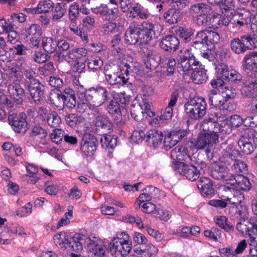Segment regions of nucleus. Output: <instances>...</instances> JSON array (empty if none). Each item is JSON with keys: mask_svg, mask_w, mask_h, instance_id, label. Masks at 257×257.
<instances>
[{"mask_svg": "<svg viewBox=\"0 0 257 257\" xmlns=\"http://www.w3.org/2000/svg\"><path fill=\"white\" fill-rule=\"evenodd\" d=\"M125 41L129 45L147 44L155 38L154 25L144 21L141 24L133 23L125 32Z\"/></svg>", "mask_w": 257, "mask_h": 257, "instance_id": "nucleus-1", "label": "nucleus"}, {"mask_svg": "<svg viewBox=\"0 0 257 257\" xmlns=\"http://www.w3.org/2000/svg\"><path fill=\"white\" fill-rule=\"evenodd\" d=\"M206 105L204 99L198 98L188 101L184 104V108L188 118L192 120H198L205 115Z\"/></svg>", "mask_w": 257, "mask_h": 257, "instance_id": "nucleus-2", "label": "nucleus"}, {"mask_svg": "<svg viewBox=\"0 0 257 257\" xmlns=\"http://www.w3.org/2000/svg\"><path fill=\"white\" fill-rule=\"evenodd\" d=\"M230 46L231 50L235 54H243L248 50L257 47V37L244 35L240 38H235L231 40Z\"/></svg>", "mask_w": 257, "mask_h": 257, "instance_id": "nucleus-3", "label": "nucleus"}, {"mask_svg": "<svg viewBox=\"0 0 257 257\" xmlns=\"http://www.w3.org/2000/svg\"><path fill=\"white\" fill-rule=\"evenodd\" d=\"M25 113L19 112L16 109L10 110L8 113V121L13 130L17 133L24 134L28 129Z\"/></svg>", "mask_w": 257, "mask_h": 257, "instance_id": "nucleus-4", "label": "nucleus"}, {"mask_svg": "<svg viewBox=\"0 0 257 257\" xmlns=\"http://www.w3.org/2000/svg\"><path fill=\"white\" fill-rule=\"evenodd\" d=\"M105 79L110 85H115L117 84L132 85L129 82L128 78H125L122 75L121 69L117 65L107 66L104 70Z\"/></svg>", "mask_w": 257, "mask_h": 257, "instance_id": "nucleus-5", "label": "nucleus"}, {"mask_svg": "<svg viewBox=\"0 0 257 257\" xmlns=\"http://www.w3.org/2000/svg\"><path fill=\"white\" fill-rule=\"evenodd\" d=\"M89 104L94 107H99L109 99V92L106 88L98 86L89 88Z\"/></svg>", "mask_w": 257, "mask_h": 257, "instance_id": "nucleus-6", "label": "nucleus"}, {"mask_svg": "<svg viewBox=\"0 0 257 257\" xmlns=\"http://www.w3.org/2000/svg\"><path fill=\"white\" fill-rule=\"evenodd\" d=\"M221 147L223 149L222 156L219 158L220 162L225 166H231L239 155V151L236 149L234 144H221Z\"/></svg>", "mask_w": 257, "mask_h": 257, "instance_id": "nucleus-7", "label": "nucleus"}, {"mask_svg": "<svg viewBox=\"0 0 257 257\" xmlns=\"http://www.w3.org/2000/svg\"><path fill=\"white\" fill-rule=\"evenodd\" d=\"M173 167L176 173L186 177L190 181H195L199 177L200 171L194 165H187L183 162H178L174 164Z\"/></svg>", "mask_w": 257, "mask_h": 257, "instance_id": "nucleus-8", "label": "nucleus"}, {"mask_svg": "<svg viewBox=\"0 0 257 257\" xmlns=\"http://www.w3.org/2000/svg\"><path fill=\"white\" fill-rule=\"evenodd\" d=\"M218 141V136H210L208 134H200L197 139L190 141V147L192 149L201 150L209 149Z\"/></svg>", "mask_w": 257, "mask_h": 257, "instance_id": "nucleus-9", "label": "nucleus"}, {"mask_svg": "<svg viewBox=\"0 0 257 257\" xmlns=\"http://www.w3.org/2000/svg\"><path fill=\"white\" fill-rule=\"evenodd\" d=\"M92 12L104 21L108 22L114 21L118 17V11L117 8H110L105 4H101L91 8Z\"/></svg>", "mask_w": 257, "mask_h": 257, "instance_id": "nucleus-10", "label": "nucleus"}, {"mask_svg": "<svg viewBox=\"0 0 257 257\" xmlns=\"http://www.w3.org/2000/svg\"><path fill=\"white\" fill-rule=\"evenodd\" d=\"M97 139L92 134L85 133L83 135L80 144V151L85 156L93 155L96 150Z\"/></svg>", "mask_w": 257, "mask_h": 257, "instance_id": "nucleus-11", "label": "nucleus"}, {"mask_svg": "<svg viewBox=\"0 0 257 257\" xmlns=\"http://www.w3.org/2000/svg\"><path fill=\"white\" fill-rule=\"evenodd\" d=\"M177 67L183 71V75L189 74L193 70L197 69L199 62L193 56L187 57L184 55H179L177 58Z\"/></svg>", "mask_w": 257, "mask_h": 257, "instance_id": "nucleus-12", "label": "nucleus"}, {"mask_svg": "<svg viewBox=\"0 0 257 257\" xmlns=\"http://www.w3.org/2000/svg\"><path fill=\"white\" fill-rule=\"evenodd\" d=\"M8 91L17 104H22L26 97L24 89L21 86L20 80H16L8 86Z\"/></svg>", "mask_w": 257, "mask_h": 257, "instance_id": "nucleus-13", "label": "nucleus"}, {"mask_svg": "<svg viewBox=\"0 0 257 257\" xmlns=\"http://www.w3.org/2000/svg\"><path fill=\"white\" fill-rule=\"evenodd\" d=\"M25 36L29 39V44L32 47H38L42 35V30L38 24H32L25 30Z\"/></svg>", "mask_w": 257, "mask_h": 257, "instance_id": "nucleus-14", "label": "nucleus"}, {"mask_svg": "<svg viewBox=\"0 0 257 257\" xmlns=\"http://www.w3.org/2000/svg\"><path fill=\"white\" fill-rule=\"evenodd\" d=\"M238 145L240 151L244 155H250L253 152L256 148V144L254 140L251 138L245 130L238 141Z\"/></svg>", "mask_w": 257, "mask_h": 257, "instance_id": "nucleus-15", "label": "nucleus"}, {"mask_svg": "<svg viewBox=\"0 0 257 257\" xmlns=\"http://www.w3.org/2000/svg\"><path fill=\"white\" fill-rule=\"evenodd\" d=\"M202 38L203 39L206 46L207 48L210 51H212L215 49V47L220 41L219 34L213 31L209 30L208 29H204L199 31Z\"/></svg>", "mask_w": 257, "mask_h": 257, "instance_id": "nucleus-16", "label": "nucleus"}, {"mask_svg": "<svg viewBox=\"0 0 257 257\" xmlns=\"http://www.w3.org/2000/svg\"><path fill=\"white\" fill-rule=\"evenodd\" d=\"M223 190L225 195V200L233 206L240 204L242 200L244 199V195L234 188L224 186Z\"/></svg>", "mask_w": 257, "mask_h": 257, "instance_id": "nucleus-17", "label": "nucleus"}, {"mask_svg": "<svg viewBox=\"0 0 257 257\" xmlns=\"http://www.w3.org/2000/svg\"><path fill=\"white\" fill-rule=\"evenodd\" d=\"M180 41L174 35H170L163 38L160 44V47L168 52H175L179 47Z\"/></svg>", "mask_w": 257, "mask_h": 257, "instance_id": "nucleus-18", "label": "nucleus"}, {"mask_svg": "<svg viewBox=\"0 0 257 257\" xmlns=\"http://www.w3.org/2000/svg\"><path fill=\"white\" fill-rule=\"evenodd\" d=\"M132 241L121 242V241H115V242L110 243V250L112 253L120 254L122 256H126L131 251Z\"/></svg>", "mask_w": 257, "mask_h": 257, "instance_id": "nucleus-19", "label": "nucleus"}, {"mask_svg": "<svg viewBox=\"0 0 257 257\" xmlns=\"http://www.w3.org/2000/svg\"><path fill=\"white\" fill-rule=\"evenodd\" d=\"M242 67L244 71L257 73V52L246 54L242 60Z\"/></svg>", "mask_w": 257, "mask_h": 257, "instance_id": "nucleus-20", "label": "nucleus"}, {"mask_svg": "<svg viewBox=\"0 0 257 257\" xmlns=\"http://www.w3.org/2000/svg\"><path fill=\"white\" fill-rule=\"evenodd\" d=\"M251 13L245 9H237L232 16L234 23L242 26L250 23L251 19Z\"/></svg>", "mask_w": 257, "mask_h": 257, "instance_id": "nucleus-21", "label": "nucleus"}, {"mask_svg": "<svg viewBox=\"0 0 257 257\" xmlns=\"http://www.w3.org/2000/svg\"><path fill=\"white\" fill-rule=\"evenodd\" d=\"M197 186L200 192L204 197L212 196L215 194L213 187V182L207 177L201 178L197 181Z\"/></svg>", "mask_w": 257, "mask_h": 257, "instance_id": "nucleus-22", "label": "nucleus"}, {"mask_svg": "<svg viewBox=\"0 0 257 257\" xmlns=\"http://www.w3.org/2000/svg\"><path fill=\"white\" fill-rule=\"evenodd\" d=\"M85 241L87 244L88 257H104L105 249L101 245L96 243L89 237L86 238Z\"/></svg>", "mask_w": 257, "mask_h": 257, "instance_id": "nucleus-23", "label": "nucleus"}, {"mask_svg": "<svg viewBox=\"0 0 257 257\" xmlns=\"http://www.w3.org/2000/svg\"><path fill=\"white\" fill-rule=\"evenodd\" d=\"M200 127L205 134L210 136H218L219 124L210 117L205 118L200 123Z\"/></svg>", "mask_w": 257, "mask_h": 257, "instance_id": "nucleus-24", "label": "nucleus"}, {"mask_svg": "<svg viewBox=\"0 0 257 257\" xmlns=\"http://www.w3.org/2000/svg\"><path fill=\"white\" fill-rule=\"evenodd\" d=\"M179 95V92L178 90H176L172 93L168 105L164 110L162 114L159 116V119L169 120L172 118L173 115L172 107L176 105Z\"/></svg>", "mask_w": 257, "mask_h": 257, "instance_id": "nucleus-25", "label": "nucleus"}, {"mask_svg": "<svg viewBox=\"0 0 257 257\" xmlns=\"http://www.w3.org/2000/svg\"><path fill=\"white\" fill-rule=\"evenodd\" d=\"M63 104L64 108L74 109L77 105L76 97L73 89L69 87L63 90Z\"/></svg>", "mask_w": 257, "mask_h": 257, "instance_id": "nucleus-26", "label": "nucleus"}, {"mask_svg": "<svg viewBox=\"0 0 257 257\" xmlns=\"http://www.w3.org/2000/svg\"><path fill=\"white\" fill-rule=\"evenodd\" d=\"M95 125L97 129L102 130L106 134L110 133L113 129V124L109 118L105 115L97 116L94 120Z\"/></svg>", "mask_w": 257, "mask_h": 257, "instance_id": "nucleus-27", "label": "nucleus"}, {"mask_svg": "<svg viewBox=\"0 0 257 257\" xmlns=\"http://www.w3.org/2000/svg\"><path fill=\"white\" fill-rule=\"evenodd\" d=\"M171 157L174 160H177L179 161L188 162L192 160L188 149L183 146H178L174 148L171 152Z\"/></svg>", "mask_w": 257, "mask_h": 257, "instance_id": "nucleus-28", "label": "nucleus"}, {"mask_svg": "<svg viewBox=\"0 0 257 257\" xmlns=\"http://www.w3.org/2000/svg\"><path fill=\"white\" fill-rule=\"evenodd\" d=\"M106 110L111 115L114 116V119L116 123L121 121V112L120 104L115 100H111L106 107Z\"/></svg>", "mask_w": 257, "mask_h": 257, "instance_id": "nucleus-29", "label": "nucleus"}, {"mask_svg": "<svg viewBox=\"0 0 257 257\" xmlns=\"http://www.w3.org/2000/svg\"><path fill=\"white\" fill-rule=\"evenodd\" d=\"M147 141L156 148L160 145L164 138L163 134L161 131L154 129L148 131Z\"/></svg>", "mask_w": 257, "mask_h": 257, "instance_id": "nucleus-30", "label": "nucleus"}, {"mask_svg": "<svg viewBox=\"0 0 257 257\" xmlns=\"http://www.w3.org/2000/svg\"><path fill=\"white\" fill-rule=\"evenodd\" d=\"M209 103L210 105L216 107H223V109L225 108L223 106L224 105V99L223 96H222L220 94L217 93V90L213 89L209 92L208 94Z\"/></svg>", "mask_w": 257, "mask_h": 257, "instance_id": "nucleus-31", "label": "nucleus"}, {"mask_svg": "<svg viewBox=\"0 0 257 257\" xmlns=\"http://www.w3.org/2000/svg\"><path fill=\"white\" fill-rule=\"evenodd\" d=\"M163 17L169 24H175L181 20V15L179 10L171 8L164 13Z\"/></svg>", "mask_w": 257, "mask_h": 257, "instance_id": "nucleus-32", "label": "nucleus"}, {"mask_svg": "<svg viewBox=\"0 0 257 257\" xmlns=\"http://www.w3.org/2000/svg\"><path fill=\"white\" fill-rule=\"evenodd\" d=\"M161 60V56L159 53H151L148 54L147 60L145 62V64L147 69L151 70L156 69Z\"/></svg>", "mask_w": 257, "mask_h": 257, "instance_id": "nucleus-33", "label": "nucleus"}, {"mask_svg": "<svg viewBox=\"0 0 257 257\" xmlns=\"http://www.w3.org/2000/svg\"><path fill=\"white\" fill-rule=\"evenodd\" d=\"M88 53L87 50L83 47H79L69 50L67 53L68 58L72 61H79L85 57Z\"/></svg>", "mask_w": 257, "mask_h": 257, "instance_id": "nucleus-34", "label": "nucleus"}, {"mask_svg": "<svg viewBox=\"0 0 257 257\" xmlns=\"http://www.w3.org/2000/svg\"><path fill=\"white\" fill-rule=\"evenodd\" d=\"M67 8V5L64 3H58L54 5L52 10V20L56 22L61 19L65 14Z\"/></svg>", "mask_w": 257, "mask_h": 257, "instance_id": "nucleus-35", "label": "nucleus"}, {"mask_svg": "<svg viewBox=\"0 0 257 257\" xmlns=\"http://www.w3.org/2000/svg\"><path fill=\"white\" fill-rule=\"evenodd\" d=\"M57 43V41L52 37H44L42 38V47L44 50L49 54H52L56 51Z\"/></svg>", "mask_w": 257, "mask_h": 257, "instance_id": "nucleus-36", "label": "nucleus"}, {"mask_svg": "<svg viewBox=\"0 0 257 257\" xmlns=\"http://www.w3.org/2000/svg\"><path fill=\"white\" fill-rule=\"evenodd\" d=\"M208 3L212 6H218L222 13L226 12L230 9H232L233 7V0H207Z\"/></svg>", "mask_w": 257, "mask_h": 257, "instance_id": "nucleus-37", "label": "nucleus"}, {"mask_svg": "<svg viewBox=\"0 0 257 257\" xmlns=\"http://www.w3.org/2000/svg\"><path fill=\"white\" fill-rule=\"evenodd\" d=\"M235 179V183L236 184V187L239 189V190L248 191L250 190L251 188V184L248 178L243 175H238L235 178H233Z\"/></svg>", "mask_w": 257, "mask_h": 257, "instance_id": "nucleus-38", "label": "nucleus"}, {"mask_svg": "<svg viewBox=\"0 0 257 257\" xmlns=\"http://www.w3.org/2000/svg\"><path fill=\"white\" fill-rule=\"evenodd\" d=\"M228 169L227 166L221 164H217L210 172L211 176L215 179L220 180L225 178V175L227 173Z\"/></svg>", "mask_w": 257, "mask_h": 257, "instance_id": "nucleus-39", "label": "nucleus"}, {"mask_svg": "<svg viewBox=\"0 0 257 257\" xmlns=\"http://www.w3.org/2000/svg\"><path fill=\"white\" fill-rule=\"evenodd\" d=\"M84 236L80 234H76L73 238H70L66 243L74 251H78L82 249L83 240Z\"/></svg>", "mask_w": 257, "mask_h": 257, "instance_id": "nucleus-40", "label": "nucleus"}, {"mask_svg": "<svg viewBox=\"0 0 257 257\" xmlns=\"http://www.w3.org/2000/svg\"><path fill=\"white\" fill-rule=\"evenodd\" d=\"M63 91L60 90L53 89L50 94V101L54 106L58 107L61 106L63 100Z\"/></svg>", "mask_w": 257, "mask_h": 257, "instance_id": "nucleus-41", "label": "nucleus"}, {"mask_svg": "<svg viewBox=\"0 0 257 257\" xmlns=\"http://www.w3.org/2000/svg\"><path fill=\"white\" fill-rule=\"evenodd\" d=\"M198 156L197 163L200 166V168L203 169L206 167L207 164L212 158V153H211L209 149H207L199 153Z\"/></svg>", "mask_w": 257, "mask_h": 257, "instance_id": "nucleus-42", "label": "nucleus"}, {"mask_svg": "<svg viewBox=\"0 0 257 257\" xmlns=\"http://www.w3.org/2000/svg\"><path fill=\"white\" fill-rule=\"evenodd\" d=\"M100 143L104 149H113L116 146L117 139L110 135H104L101 138Z\"/></svg>", "mask_w": 257, "mask_h": 257, "instance_id": "nucleus-43", "label": "nucleus"}, {"mask_svg": "<svg viewBox=\"0 0 257 257\" xmlns=\"http://www.w3.org/2000/svg\"><path fill=\"white\" fill-rule=\"evenodd\" d=\"M54 7V3L51 0L42 1L37 5L38 14L48 13L52 11Z\"/></svg>", "mask_w": 257, "mask_h": 257, "instance_id": "nucleus-44", "label": "nucleus"}, {"mask_svg": "<svg viewBox=\"0 0 257 257\" xmlns=\"http://www.w3.org/2000/svg\"><path fill=\"white\" fill-rule=\"evenodd\" d=\"M225 81L232 85H238L242 82V76L239 72L232 69Z\"/></svg>", "mask_w": 257, "mask_h": 257, "instance_id": "nucleus-45", "label": "nucleus"}, {"mask_svg": "<svg viewBox=\"0 0 257 257\" xmlns=\"http://www.w3.org/2000/svg\"><path fill=\"white\" fill-rule=\"evenodd\" d=\"M132 117L136 121H140L143 119L144 113L142 104L132 105L131 110Z\"/></svg>", "mask_w": 257, "mask_h": 257, "instance_id": "nucleus-46", "label": "nucleus"}, {"mask_svg": "<svg viewBox=\"0 0 257 257\" xmlns=\"http://www.w3.org/2000/svg\"><path fill=\"white\" fill-rule=\"evenodd\" d=\"M191 78L194 83L202 84L205 82L207 78L206 73L202 70H193L191 73Z\"/></svg>", "mask_w": 257, "mask_h": 257, "instance_id": "nucleus-47", "label": "nucleus"}, {"mask_svg": "<svg viewBox=\"0 0 257 257\" xmlns=\"http://www.w3.org/2000/svg\"><path fill=\"white\" fill-rule=\"evenodd\" d=\"M194 30L192 28H186L184 27H179L177 30V34L185 42H189L191 40V37L193 35Z\"/></svg>", "mask_w": 257, "mask_h": 257, "instance_id": "nucleus-48", "label": "nucleus"}, {"mask_svg": "<svg viewBox=\"0 0 257 257\" xmlns=\"http://www.w3.org/2000/svg\"><path fill=\"white\" fill-rule=\"evenodd\" d=\"M29 92L33 101L38 104L44 97V86L42 84Z\"/></svg>", "mask_w": 257, "mask_h": 257, "instance_id": "nucleus-49", "label": "nucleus"}, {"mask_svg": "<svg viewBox=\"0 0 257 257\" xmlns=\"http://www.w3.org/2000/svg\"><path fill=\"white\" fill-rule=\"evenodd\" d=\"M201 36L199 32L197 33L195 36L196 41L191 43V49L201 51L202 49L207 48V46L203 39L201 40Z\"/></svg>", "mask_w": 257, "mask_h": 257, "instance_id": "nucleus-50", "label": "nucleus"}, {"mask_svg": "<svg viewBox=\"0 0 257 257\" xmlns=\"http://www.w3.org/2000/svg\"><path fill=\"white\" fill-rule=\"evenodd\" d=\"M232 170L236 173H246L247 172L248 167L243 161L236 159L231 165Z\"/></svg>", "mask_w": 257, "mask_h": 257, "instance_id": "nucleus-51", "label": "nucleus"}, {"mask_svg": "<svg viewBox=\"0 0 257 257\" xmlns=\"http://www.w3.org/2000/svg\"><path fill=\"white\" fill-rule=\"evenodd\" d=\"M216 70L217 77L225 81L230 72L228 66L224 63H220L216 67Z\"/></svg>", "mask_w": 257, "mask_h": 257, "instance_id": "nucleus-52", "label": "nucleus"}, {"mask_svg": "<svg viewBox=\"0 0 257 257\" xmlns=\"http://www.w3.org/2000/svg\"><path fill=\"white\" fill-rule=\"evenodd\" d=\"M243 124L252 127L257 126V112L251 109L250 115L243 119Z\"/></svg>", "mask_w": 257, "mask_h": 257, "instance_id": "nucleus-53", "label": "nucleus"}, {"mask_svg": "<svg viewBox=\"0 0 257 257\" xmlns=\"http://www.w3.org/2000/svg\"><path fill=\"white\" fill-rule=\"evenodd\" d=\"M85 62L86 63L88 68L93 71L97 70L103 65V62L99 58L86 59Z\"/></svg>", "mask_w": 257, "mask_h": 257, "instance_id": "nucleus-54", "label": "nucleus"}, {"mask_svg": "<svg viewBox=\"0 0 257 257\" xmlns=\"http://www.w3.org/2000/svg\"><path fill=\"white\" fill-rule=\"evenodd\" d=\"M79 15V5L77 3H73L69 8V19L71 22L75 23Z\"/></svg>", "mask_w": 257, "mask_h": 257, "instance_id": "nucleus-55", "label": "nucleus"}, {"mask_svg": "<svg viewBox=\"0 0 257 257\" xmlns=\"http://www.w3.org/2000/svg\"><path fill=\"white\" fill-rule=\"evenodd\" d=\"M215 222L219 226L226 231L233 230L234 229L233 225L227 223V219L225 216H221L217 217L215 219Z\"/></svg>", "mask_w": 257, "mask_h": 257, "instance_id": "nucleus-56", "label": "nucleus"}, {"mask_svg": "<svg viewBox=\"0 0 257 257\" xmlns=\"http://www.w3.org/2000/svg\"><path fill=\"white\" fill-rule=\"evenodd\" d=\"M47 122L49 126L53 127H56L61 122V118L57 112L52 111L48 115Z\"/></svg>", "mask_w": 257, "mask_h": 257, "instance_id": "nucleus-57", "label": "nucleus"}, {"mask_svg": "<svg viewBox=\"0 0 257 257\" xmlns=\"http://www.w3.org/2000/svg\"><path fill=\"white\" fill-rule=\"evenodd\" d=\"M81 119L80 116H78L75 113H69L65 116L66 123L71 127H75Z\"/></svg>", "mask_w": 257, "mask_h": 257, "instance_id": "nucleus-58", "label": "nucleus"}, {"mask_svg": "<svg viewBox=\"0 0 257 257\" xmlns=\"http://www.w3.org/2000/svg\"><path fill=\"white\" fill-rule=\"evenodd\" d=\"M246 75L243 78L242 83L245 85H252L257 81V73L246 71Z\"/></svg>", "mask_w": 257, "mask_h": 257, "instance_id": "nucleus-59", "label": "nucleus"}, {"mask_svg": "<svg viewBox=\"0 0 257 257\" xmlns=\"http://www.w3.org/2000/svg\"><path fill=\"white\" fill-rule=\"evenodd\" d=\"M39 70L41 75L48 76L54 72L55 68L53 62H49L40 67Z\"/></svg>", "mask_w": 257, "mask_h": 257, "instance_id": "nucleus-60", "label": "nucleus"}, {"mask_svg": "<svg viewBox=\"0 0 257 257\" xmlns=\"http://www.w3.org/2000/svg\"><path fill=\"white\" fill-rule=\"evenodd\" d=\"M242 87L240 91L244 97L253 98L256 96L252 85H245Z\"/></svg>", "mask_w": 257, "mask_h": 257, "instance_id": "nucleus-61", "label": "nucleus"}, {"mask_svg": "<svg viewBox=\"0 0 257 257\" xmlns=\"http://www.w3.org/2000/svg\"><path fill=\"white\" fill-rule=\"evenodd\" d=\"M171 135L173 136V139L178 143L181 141L183 138L187 136L189 131L188 130H179L178 131H172Z\"/></svg>", "mask_w": 257, "mask_h": 257, "instance_id": "nucleus-62", "label": "nucleus"}, {"mask_svg": "<svg viewBox=\"0 0 257 257\" xmlns=\"http://www.w3.org/2000/svg\"><path fill=\"white\" fill-rule=\"evenodd\" d=\"M22 84L24 85L25 89L28 91L36 88L38 86H41V85H42L36 78L27 81H23Z\"/></svg>", "mask_w": 257, "mask_h": 257, "instance_id": "nucleus-63", "label": "nucleus"}, {"mask_svg": "<svg viewBox=\"0 0 257 257\" xmlns=\"http://www.w3.org/2000/svg\"><path fill=\"white\" fill-rule=\"evenodd\" d=\"M95 20L93 16H87L82 20V26L89 30L92 29L95 27Z\"/></svg>", "mask_w": 257, "mask_h": 257, "instance_id": "nucleus-64", "label": "nucleus"}]
</instances>
